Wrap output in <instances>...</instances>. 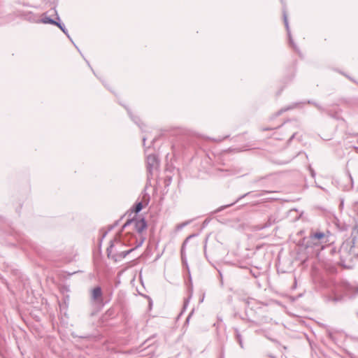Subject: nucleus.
I'll use <instances>...</instances> for the list:
<instances>
[{
	"mask_svg": "<svg viewBox=\"0 0 358 358\" xmlns=\"http://www.w3.org/2000/svg\"><path fill=\"white\" fill-rule=\"evenodd\" d=\"M41 22L43 24H50L55 25L57 20H55L49 17L44 16L41 20Z\"/></svg>",
	"mask_w": 358,
	"mask_h": 358,
	"instance_id": "11",
	"label": "nucleus"
},
{
	"mask_svg": "<svg viewBox=\"0 0 358 358\" xmlns=\"http://www.w3.org/2000/svg\"><path fill=\"white\" fill-rule=\"evenodd\" d=\"M133 225L136 231L141 236L142 232L147 228V223L144 218L138 220H129L122 226V229Z\"/></svg>",
	"mask_w": 358,
	"mask_h": 358,
	"instance_id": "4",
	"label": "nucleus"
},
{
	"mask_svg": "<svg viewBox=\"0 0 358 358\" xmlns=\"http://www.w3.org/2000/svg\"><path fill=\"white\" fill-rule=\"evenodd\" d=\"M146 139H147V137H145V136H143V145H145V143Z\"/></svg>",
	"mask_w": 358,
	"mask_h": 358,
	"instance_id": "19",
	"label": "nucleus"
},
{
	"mask_svg": "<svg viewBox=\"0 0 358 358\" xmlns=\"http://www.w3.org/2000/svg\"><path fill=\"white\" fill-rule=\"evenodd\" d=\"M356 255H357V256H358V253H357Z\"/></svg>",
	"mask_w": 358,
	"mask_h": 358,
	"instance_id": "22",
	"label": "nucleus"
},
{
	"mask_svg": "<svg viewBox=\"0 0 358 358\" xmlns=\"http://www.w3.org/2000/svg\"><path fill=\"white\" fill-rule=\"evenodd\" d=\"M294 137V134L291 136L290 139H292Z\"/></svg>",
	"mask_w": 358,
	"mask_h": 358,
	"instance_id": "21",
	"label": "nucleus"
},
{
	"mask_svg": "<svg viewBox=\"0 0 358 358\" xmlns=\"http://www.w3.org/2000/svg\"><path fill=\"white\" fill-rule=\"evenodd\" d=\"M249 193H247L243 196H241V197H239L238 199H237L234 202L230 203V204H228V205H226V206H222L220 207V208H218L216 212H220L221 210H222L223 209L227 208V207H229V206H231L232 205H234V203H237L239 200H241L242 198L245 197L246 195H248Z\"/></svg>",
	"mask_w": 358,
	"mask_h": 358,
	"instance_id": "12",
	"label": "nucleus"
},
{
	"mask_svg": "<svg viewBox=\"0 0 358 358\" xmlns=\"http://www.w3.org/2000/svg\"><path fill=\"white\" fill-rule=\"evenodd\" d=\"M55 25L57 26L69 38L68 31L64 24H61L59 22L57 21Z\"/></svg>",
	"mask_w": 358,
	"mask_h": 358,
	"instance_id": "14",
	"label": "nucleus"
},
{
	"mask_svg": "<svg viewBox=\"0 0 358 358\" xmlns=\"http://www.w3.org/2000/svg\"><path fill=\"white\" fill-rule=\"evenodd\" d=\"M147 171L149 175L152 176L153 171L157 170L159 166V161L155 155H150L146 159Z\"/></svg>",
	"mask_w": 358,
	"mask_h": 358,
	"instance_id": "5",
	"label": "nucleus"
},
{
	"mask_svg": "<svg viewBox=\"0 0 358 358\" xmlns=\"http://www.w3.org/2000/svg\"><path fill=\"white\" fill-rule=\"evenodd\" d=\"M329 232L322 231L311 232L309 236V240L311 244L315 246L326 244L329 241Z\"/></svg>",
	"mask_w": 358,
	"mask_h": 358,
	"instance_id": "3",
	"label": "nucleus"
},
{
	"mask_svg": "<svg viewBox=\"0 0 358 358\" xmlns=\"http://www.w3.org/2000/svg\"><path fill=\"white\" fill-rule=\"evenodd\" d=\"M275 220H276V217L275 215H270L268 218L267 222L264 224L259 227V229H263L271 227L273 224L275 223Z\"/></svg>",
	"mask_w": 358,
	"mask_h": 358,
	"instance_id": "9",
	"label": "nucleus"
},
{
	"mask_svg": "<svg viewBox=\"0 0 358 358\" xmlns=\"http://www.w3.org/2000/svg\"><path fill=\"white\" fill-rule=\"evenodd\" d=\"M128 236H130L131 238H133L134 234H131L129 235H125L122 238L121 237L115 238L113 241H110V245L106 250L107 255L109 258L113 259L115 262L120 261L121 259H124L127 255L131 253L133 250L141 246V245L143 243L144 238L140 237L139 241L137 238H136V245L134 248L127 250H122L121 248L123 247L124 245H133V243L131 242L130 238H127Z\"/></svg>",
	"mask_w": 358,
	"mask_h": 358,
	"instance_id": "1",
	"label": "nucleus"
},
{
	"mask_svg": "<svg viewBox=\"0 0 358 358\" xmlns=\"http://www.w3.org/2000/svg\"><path fill=\"white\" fill-rule=\"evenodd\" d=\"M91 299L93 301H102V290L100 287H96L92 290Z\"/></svg>",
	"mask_w": 358,
	"mask_h": 358,
	"instance_id": "6",
	"label": "nucleus"
},
{
	"mask_svg": "<svg viewBox=\"0 0 358 358\" xmlns=\"http://www.w3.org/2000/svg\"><path fill=\"white\" fill-rule=\"evenodd\" d=\"M188 223H189V222H183V223H182V224H179V225L177 227V228H178V229H182V227H184L185 226H186Z\"/></svg>",
	"mask_w": 358,
	"mask_h": 358,
	"instance_id": "16",
	"label": "nucleus"
},
{
	"mask_svg": "<svg viewBox=\"0 0 358 358\" xmlns=\"http://www.w3.org/2000/svg\"><path fill=\"white\" fill-rule=\"evenodd\" d=\"M345 289V296L352 297L358 294V286L347 282Z\"/></svg>",
	"mask_w": 358,
	"mask_h": 358,
	"instance_id": "7",
	"label": "nucleus"
},
{
	"mask_svg": "<svg viewBox=\"0 0 358 358\" xmlns=\"http://www.w3.org/2000/svg\"><path fill=\"white\" fill-rule=\"evenodd\" d=\"M283 17H284V23H285V27H286V29L287 31L288 36L289 38V41H290V43H292V38H291V36H290V31H289L287 17V15L285 11L283 12Z\"/></svg>",
	"mask_w": 358,
	"mask_h": 358,
	"instance_id": "10",
	"label": "nucleus"
},
{
	"mask_svg": "<svg viewBox=\"0 0 358 358\" xmlns=\"http://www.w3.org/2000/svg\"><path fill=\"white\" fill-rule=\"evenodd\" d=\"M143 208V203L141 201L137 202L135 206H134V211L136 213H139Z\"/></svg>",
	"mask_w": 358,
	"mask_h": 358,
	"instance_id": "13",
	"label": "nucleus"
},
{
	"mask_svg": "<svg viewBox=\"0 0 358 358\" xmlns=\"http://www.w3.org/2000/svg\"><path fill=\"white\" fill-rule=\"evenodd\" d=\"M346 284L345 281L334 283L330 293L324 296L325 301L334 304L342 302L345 296V289L348 288Z\"/></svg>",
	"mask_w": 358,
	"mask_h": 358,
	"instance_id": "2",
	"label": "nucleus"
},
{
	"mask_svg": "<svg viewBox=\"0 0 358 358\" xmlns=\"http://www.w3.org/2000/svg\"><path fill=\"white\" fill-rule=\"evenodd\" d=\"M234 336L235 339L240 345L241 348L244 349V344H243V338L240 333L239 330L237 328L234 329Z\"/></svg>",
	"mask_w": 358,
	"mask_h": 358,
	"instance_id": "8",
	"label": "nucleus"
},
{
	"mask_svg": "<svg viewBox=\"0 0 358 358\" xmlns=\"http://www.w3.org/2000/svg\"><path fill=\"white\" fill-rule=\"evenodd\" d=\"M54 13H55V14L56 15V20L59 21L60 20L59 16L58 15L57 12V10L55 8H54Z\"/></svg>",
	"mask_w": 358,
	"mask_h": 358,
	"instance_id": "18",
	"label": "nucleus"
},
{
	"mask_svg": "<svg viewBox=\"0 0 358 358\" xmlns=\"http://www.w3.org/2000/svg\"><path fill=\"white\" fill-rule=\"evenodd\" d=\"M353 208L355 211H356L358 213V202H355L353 205Z\"/></svg>",
	"mask_w": 358,
	"mask_h": 358,
	"instance_id": "17",
	"label": "nucleus"
},
{
	"mask_svg": "<svg viewBox=\"0 0 358 358\" xmlns=\"http://www.w3.org/2000/svg\"><path fill=\"white\" fill-rule=\"evenodd\" d=\"M192 236H193V235H191V236H188L186 238V240L185 241V242L183 243V244H182V249H181V256H182V257H183V255H184L185 245L186 242L188 241V239L190 238Z\"/></svg>",
	"mask_w": 358,
	"mask_h": 358,
	"instance_id": "15",
	"label": "nucleus"
},
{
	"mask_svg": "<svg viewBox=\"0 0 358 358\" xmlns=\"http://www.w3.org/2000/svg\"><path fill=\"white\" fill-rule=\"evenodd\" d=\"M187 303H188V300H186L184 303V308H185L187 306Z\"/></svg>",
	"mask_w": 358,
	"mask_h": 358,
	"instance_id": "20",
	"label": "nucleus"
},
{
	"mask_svg": "<svg viewBox=\"0 0 358 358\" xmlns=\"http://www.w3.org/2000/svg\"><path fill=\"white\" fill-rule=\"evenodd\" d=\"M357 315H358V312H357Z\"/></svg>",
	"mask_w": 358,
	"mask_h": 358,
	"instance_id": "23",
	"label": "nucleus"
}]
</instances>
